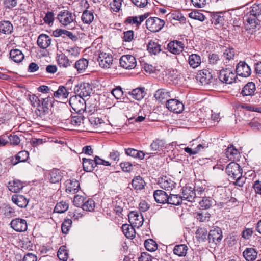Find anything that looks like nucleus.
<instances>
[{
    "label": "nucleus",
    "mask_w": 261,
    "mask_h": 261,
    "mask_svg": "<svg viewBox=\"0 0 261 261\" xmlns=\"http://www.w3.org/2000/svg\"><path fill=\"white\" fill-rule=\"evenodd\" d=\"M65 190L68 193H76L80 187V183L78 181L73 179H68L65 182Z\"/></svg>",
    "instance_id": "6ab92c4d"
},
{
    "label": "nucleus",
    "mask_w": 261,
    "mask_h": 261,
    "mask_svg": "<svg viewBox=\"0 0 261 261\" xmlns=\"http://www.w3.org/2000/svg\"><path fill=\"white\" fill-rule=\"evenodd\" d=\"M104 123L103 120L98 117H91L89 119L83 118V131L92 132L91 126L98 127Z\"/></svg>",
    "instance_id": "20e7f679"
},
{
    "label": "nucleus",
    "mask_w": 261,
    "mask_h": 261,
    "mask_svg": "<svg viewBox=\"0 0 261 261\" xmlns=\"http://www.w3.org/2000/svg\"><path fill=\"white\" fill-rule=\"evenodd\" d=\"M95 167L94 159H88L83 158V169L86 172H91Z\"/></svg>",
    "instance_id": "e433bc0d"
},
{
    "label": "nucleus",
    "mask_w": 261,
    "mask_h": 261,
    "mask_svg": "<svg viewBox=\"0 0 261 261\" xmlns=\"http://www.w3.org/2000/svg\"><path fill=\"white\" fill-rule=\"evenodd\" d=\"M10 225L11 227L17 232H24L28 228L26 220L21 218L13 219Z\"/></svg>",
    "instance_id": "9d476101"
},
{
    "label": "nucleus",
    "mask_w": 261,
    "mask_h": 261,
    "mask_svg": "<svg viewBox=\"0 0 261 261\" xmlns=\"http://www.w3.org/2000/svg\"><path fill=\"white\" fill-rule=\"evenodd\" d=\"M120 66L126 69L134 68L137 65V61L135 57L130 55H123L120 59Z\"/></svg>",
    "instance_id": "0eeeda50"
},
{
    "label": "nucleus",
    "mask_w": 261,
    "mask_h": 261,
    "mask_svg": "<svg viewBox=\"0 0 261 261\" xmlns=\"http://www.w3.org/2000/svg\"><path fill=\"white\" fill-rule=\"evenodd\" d=\"M9 141L10 144L12 145H18L20 142L19 137L16 135H9L8 134V141Z\"/></svg>",
    "instance_id": "e2e57ef3"
},
{
    "label": "nucleus",
    "mask_w": 261,
    "mask_h": 261,
    "mask_svg": "<svg viewBox=\"0 0 261 261\" xmlns=\"http://www.w3.org/2000/svg\"><path fill=\"white\" fill-rule=\"evenodd\" d=\"M110 5L111 9L113 11L117 12L120 10L121 7L122 0H113Z\"/></svg>",
    "instance_id": "bf43d9fd"
},
{
    "label": "nucleus",
    "mask_w": 261,
    "mask_h": 261,
    "mask_svg": "<svg viewBox=\"0 0 261 261\" xmlns=\"http://www.w3.org/2000/svg\"><path fill=\"white\" fill-rule=\"evenodd\" d=\"M94 16L92 12L85 10L83 12V22L88 24L93 20Z\"/></svg>",
    "instance_id": "5fc2aeb1"
},
{
    "label": "nucleus",
    "mask_w": 261,
    "mask_h": 261,
    "mask_svg": "<svg viewBox=\"0 0 261 261\" xmlns=\"http://www.w3.org/2000/svg\"><path fill=\"white\" fill-rule=\"evenodd\" d=\"M236 73L240 76L246 77L251 74V70L245 62L241 61L237 65Z\"/></svg>",
    "instance_id": "4468645a"
},
{
    "label": "nucleus",
    "mask_w": 261,
    "mask_h": 261,
    "mask_svg": "<svg viewBox=\"0 0 261 261\" xmlns=\"http://www.w3.org/2000/svg\"><path fill=\"white\" fill-rule=\"evenodd\" d=\"M211 215L207 212H202L197 214V219L200 222H207L209 221Z\"/></svg>",
    "instance_id": "680f3d73"
},
{
    "label": "nucleus",
    "mask_w": 261,
    "mask_h": 261,
    "mask_svg": "<svg viewBox=\"0 0 261 261\" xmlns=\"http://www.w3.org/2000/svg\"><path fill=\"white\" fill-rule=\"evenodd\" d=\"M112 95L117 99H121L123 96V91L122 89L118 87L112 90L111 92Z\"/></svg>",
    "instance_id": "338daca9"
},
{
    "label": "nucleus",
    "mask_w": 261,
    "mask_h": 261,
    "mask_svg": "<svg viewBox=\"0 0 261 261\" xmlns=\"http://www.w3.org/2000/svg\"><path fill=\"white\" fill-rule=\"evenodd\" d=\"M57 62L60 67H67L70 65L69 59L64 54H61L58 56Z\"/></svg>",
    "instance_id": "09e8293b"
},
{
    "label": "nucleus",
    "mask_w": 261,
    "mask_h": 261,
    "mask_svg": "<svg viewBox=\"0 0 261 261\" xmlns=\"http://www.w3.org/2000/svg\"><path fill=\"white\" fill-rule=\"evenodd\" d=\"M129 94L131 95L134 99L140 100L145 96V92L143 88H138L129 92Z\"/></svg>",
    "instance_id": "c9c22d12"
},
{
    "label": "nucleus",
    "mask_w": 261,
    "mask_h": 261,
    "mask_svg": "<svg viewBox=\"0 0 261 261\" xmlns=\"http://www.w3.org/2000/svg\"><path fill=\"white\" fill-rule=\"evenodd\" d=\"M132 185L135 190L139 191L144 188L146 183L142 177L140 176H137L133 179Z\"/></svg>",
    "instance_id": "7c9ffc66"
},
{
    "label": "nucleus",
    "mask_w": 261,
    "mask_h": 261,
    "mask_svg": "<svg viewBox=\"0 0 261 261\" xmlns=\"http://www.w3.org/2000/svg\"><path fill=\"white\" fill-rule=\"evenodd\" d=\"M188 63L190 66L193 68L199 67L201 63L200 56L196 54L190 55L188 58Z\"/></svg>",
    "instance_id": "c85d7f7f"
},
{
    "label": "nucleus",
    "mask_w": 261,
    "mask_h": 261,
    "mask_svg": "<svg viewBox=\"0 0 261 261\" xmlns=\"http://www.w3.org/2000/svg\"><path fill=\"white\" fill-rule=\"evenodd\" d=\"M182 200H186L188 201H193L195 198V193L193 189L190 187H185L182 188Z\"/></svg>",
    "instance_id": "5701e85b"
},
{
    "label": "nucleus",
    "mask_w": 261,
    "mask_h": 261,
    "mask_svg": "<svg viewBox=\"0 0 261 261\" xmlns=\"http://www.w3.org/2000/svg\"><path fill=\"white\" fill-rule=\"evenodd\" d=\"M154 198L156 202L165 203L168 200V195L163 190H156L154 192Z\"/></svg>",
    "instance_id": "473e14b6"
},
{
    "label": "nucleus",
    "mask_w": 261,
    "mask_h": 261,
    "mask_svg": "<svg viewBox=\"0 0 261 261\" xmlns=\"http://www.w3.org/2000/svg\"><path fill=\"white\" fill-rule=\"evenodd\" d=\"M14 159L12 160L13 165H15L20 162H25L29 158V153L25 150H22L19 151L17 154L15 155Z\"/></svg>",
    "instance_id": "bb28decb"
},
{
    "label": "nucleus",
    "mask_w": 261,
    "mask_h": 261,
    "mask_svg": "<svg viewBox=\"0 0 261 261\" xmlns=\"http://www.w3.org/2000/svg\"><path fill=\"white\" fill-rule=\"evenodd\" d=\"M69 208L68 204L64 201L58 202L54 208V212L57 213H63Z\"/></svg>",
    "instance_id": "49530a36"
},
{
    "label": "nucleus",
    "mask_w": 261,
    "mask_h": 261,
    "mask_svg": "<svg viewBox=\"0 0 261 261\" xmlns=\"http://www.w3.org/2000/svg\"><path fill=\"white\" fill-rule=\"evenodd\" d=\"M258 253L253 248H247L243 252L245 259L247 261H254L257 257Z\"/></svg>",
    "instance_id": "393cba45"
},
{
    "label": "nucleus",
    "mask_w": 261,
    "mask_h": 261,
    "mask_svg": "<svg viewBox=\"0 0 261 261\" xmlns=\"http://www.w3.org/2000/svg\"><path fill=\"white\" fill-rule=\"evenodd\" d=\"M185 47L184 43L181 41L178 40H174L169 42L168 44V50L176 55H178L181 53Z\"/></svg>",
    "instance_id": "2eb2a0df"
},
{
    "label": "nucleus",
    "mask_w": 261,
    "mask_h": 261,
    "mask_svg": "<svg viewBox=\"0 0 261 261\" xmlns=\"http://www.w3.org/2000/svg\"><path fill=\"white\" fill-rule=\"evenodd\" d=\"M255 90V84L253 82H249L243 87L241 93L243 96H252Z\"/></svg>",
    "instance_id": "a878e982"
},
{
    "label": "nucleus",
    "mask_w": 261,
    "mask_h": 261,
    "mask_svg": "<svg viewBox=\"0 0 261 261\" xmlns=\"http://www.w3.org/2000/svg\"><path fill=\"white\" fill-rule=\"evenodd\" d=\"M160 187L167 190H172L175 186V183L170 178L165 177L160 181Z\"/></svg>",
    "instance_id": "cd10ccee"
},
{
    "label": "nucleus",
    "mask_w": 261,
    "mask_h": 261,
    "mask_svg": "<svg viewBox=\"0 0 261 261\" xmlns=\"http://www.w3.org/2000/svg\"><path fill=\"white\" fill-rule=\"evenodd\" d=\"M188 250L187 246L184 244L178 245L175 246L173 251L175 254L179 256H185Z\"/></svg>",
    "instance_id": "a18cd8bd"
},
{
    "label": "nucleus",
    "mask_w": 261,
    "mask_h": 261,
    "mask_svg": "<svg viewBox=\"0 0 261 261\" xmlns=\"http://www.w3.org/2000/svg\"><path fill=\"white\" fill-rule=\"evenodd\" d=\"M57 256L60 260L66 261L68 258V251L64 246H61L58 251Z\"/></svg>",
    "instance_id": "8fccbe9b"
},
{
    "label": "nucleus",
    "mask_w": 261,
    "mask_h": 261,
    "mask_svg": "<svg viewBox=\"0 0 261 261\" xmlns=\"http://www.w3.org/2000/svg\"><path fill=\"white\" fill-rule=\"evenodd\" d=\"M95 206V204L94 200L89 199L83 204V210L91 212L94 210Z\"/></svg>",
    "instance_id": "6e6d98bb"
},
{
    "label": "nucleus",
    "mask_w": 261,
    "mask_h": 261,
    "mask_svg": "<svg viewBox=\"0 0 261 261\" xmlns=\"http://www.w3.org/2000/svg\"><path fill=\"white\" fill-rule=\"evenodd\" d=\"M11 199L14 203L21 208L25 207L29 201L28 198L20 194L13 195L12 196Z\"/></svg>",
    "instance_id": "aec40b11"
},
{
    "label": "nucleus",
    "mask_w": 261,
    "mask_h": 261,
    "mask_svg": "<svg viewBox=\"0 0 261 261\" xmlns=\"http://www.w3.org/2000/svg\"><path fill=\"white\" fill-rule=\"evenodd\" d=\"M13 30V26L8 21H3L0 22V32L9 34L11 33Z\"/></svg>",
    "instance_id": "a19ab883"
},
{
    "label": "nucleus",
    "mask_w": 261,
    "mask_h": 261,
    "mask_svg": "<svg viewBox=\"0 0 261 261\" xmlns=\"http://www.w3.org/2000/svg\"><path fill=\"white\" fill-rule=\"evenodd\" d=\"M144 246L146 249L151 252L155 251L158 248L157 244L152 239H148L145 241Z\"/></svg>",
    "instance_id": "3c124183"
},
{
    "label": "nucleus",
    "mask_w": 261,
    "mask_h": 261,
    "mask_svg": "<svg viewBox=\"0 0 261 261\" xmlns=\"http://www.w3.org/2000/svg\"><path fill=\"white\" fill-rule=\"evenodd\" d=\"M49 180L51 183H57L62 179L61 171L57 169H53L49 173Z\"/></svg>",
    "instance_id": "72a5a7b5"
},
{
    "label": "nucleus",
    "mask_w": 261,
    "mask_h": 261,
    "mask_svg": "<svg viewBox=\"0 0 261 261\" xmlns=\"http://www.w3.org/2000/svg\"><path fill=\"white\" fill-rule=\"evenodd\" d=\"M71 224L72 221L71 219H65L61 226L62 231L63 233L66 234L68 232L71 227Z\"/></svg>",
    "instance_id": "13d9d810"
},
{
    "label": "nucleus",
    "mask_w": 261,
    "mask_h": 261,
    "mask_svg": "<svg viewBox=\"0 0 261 261\" xmlns=\"http://www.w3.org/2000/svg\"><path fill=\"white\" fill-rule=\"evenodd\" d=\"M69 92L64 86H60L58 89L54 93V96L60 100L66 99L68 97Z\"/></svg>",
    "instance_id": "2f4dec72"
},
{
    "label": "nucleus",
    "mask_w": 261,
    "mask_h": 261,
    "mask_svg": "<svg viewBox=\"0 0 261 261\" xmlns=\"http://www.w3.org/2000/svg\"><path fill=\"white\" fill-rule=\"evenodd\" d=\"M97 62L101 68H109L113 64V56L110 54L100 52L98 54Z\"/></svg>",
    "instance_id": "39448f33"
},
{
    "label": "nucleus",
    "mask_w": 261,
    "mask_h": 261,
    "mask_svg": "<svg viewBox=\"0 0 261 261\" xmlns=\"http://www.w3.org/2000/svg\"><path fill=\"white\" fill-rule=\"evenodd\" d=\"M125 153L129 156L139 159H143L144 158V153L143 151H139L133 148H127L125 150Z\"/></svg>",
    "instance_id": "ea45409f"
},
{
    "label": "nucleus",
    "mask_w": 261,
    "mask_h": 261,
    "mask_svg": "<svg viewBox=\"0 0 261 261\" xmlns=\"http://www.w3.org/2000/svg\"><path fill=\"white\" fill-rule=\"evenodd\" d=\"M246 16H247V22L251 25L252 27H254L256 26V24L257 23V18L256 16H250V14H247L246 13Z\"/></svg>",
    "instance_id": "69168bd1"
},
{
    "label": "nucleus",
    "mask_w": 261,
    "mask_h": 261,
    "mask_svg": "<svg viewBox=\"0 0 261 261\" xmlns=\"http://www.w3.org/2000/svg\"><path fill=\"white\" fill-rule=\"evenodd\" d=\"M51 40L49 36L42 34L38 38L37 44L40 48L46 49L50 45Z\"/></svg>",
    "instance_id": "412c9836"
},
{
    "label": "nucleus",
    "mask_w": 261,
    "mask_h": 261,
    "mask_svg": "<svg viewBox=\"0 0 261 261\" xmlns=\"http://www.w3.org/2000/svg\"><path fill=\"white\" fill-rule=\"evenodd\" d=\"M120 153L117 150H113L110 152L109 158L114 162H117L120 160Z\"/></svg>",
    "instance_id": "774afa93"
},
{
    "label": "nucleus",
    "mask_w": 261,
    "mask_h": 261,
    "mask_svg": "<svg viewBox=\"0 0 261 261\" xmlns=\"http://www.w3.org/2000/svg\"><path fill=\"white\" fill-rule=\"evenodd\" d=\"M134 226L128 224H123L122 226V230L124 234L128 238L133 239L135 236V230Z\"/></svg>",
    "instance_id": "4c0bfd02"
},
{
    "label": "nucleus",
    "mask_w": 261,
    "mask_h": 261,
    "mask_svg": "<svg viewBox=\"0 0 261 261\" xmlns=\"http://www.w3.org/2000/svg\"><path fill=\"white\" fill-rule=\"evenodd\" d=\"M8 189L14 193H18L23 188V184L20 180L14 179L8 183Z\"/></svg>",
    "instance_id": "4be33fe9"
},
{
    "label": "nucleus",
    "mask_w": 261,
    "mask_h": 261,
    "mask_svg": "<svg viewBox=\"0 0 261 261\" xmlns=\"http://www.w3.org/2000/svg\"><path fill=\"white\" fill-rule=\"evenodd\" d=\"M247 14H250V16L257 17L261 14V4L256 3L250 7L249 11L247 12Z\"/></svg>",
    "instance_id": "37998d69"
},
{
    "label": "nucleus",
    "mask_w": 261,
    "mask_h": 261,
    "mask_svg": "<svg viewBox=\"0 0 261 261\" xmlns=\"http://www.w3.org/2000/svg\"><path fill=\"white\" fill-rule=\"evenodd\" d=\"M167 109L174 113H180L184 110V105L182 102L176 99H171L166 103Z\"/></svg>",
    "instance_id": "6e6552de"
},
{
    "label": "nucleus",
    "mask_w": 261,
    "mask_h": 261,
    "mask_svg": "<svg viewBox=\"0 0 261 261\" xmlns=\"http://www.w3.org/2000/svg\"><path fill=\"white\" fill-rule=\"evenodd\" d=\"M226 171L230 177L235 179L237 176L242 175V170L239 165L234 162H232L228 165L226 168Z\"/></svg>",
    "instance_id": "1a4fd4ad"
},
{
    "label": "nucleus",
    "mask_w": 261,
    "mask_h": 261,
    "mask_svg": "<svg viewBox=\"0 0 261 261\" xmlns=\"http://www.w3.org/2000/svg\"><path fill=\"white\" fill-rule=\"evenodd\" d=\"M82 84H77L74 88V92L76 95L72 96L70 99V105L72 109L79 113L81 110V99H82V91H81V87Z\"/></svg>",
    "instance_id": "f257e3e1"
},
{
    "label": "nucleus",
    "mask_w": 261,
    "mask_h": 261,
    "mask_svg": "<svg viewBox=\"0 0 261 261\" xmlns=\"http://www.w3.org/2000/svg\"><path fill=\"white\" fill-rule=\"evenodd\" d=\"M120 167L124 172H130L133 170V166L132 163L128 162H122L120 164Z\"/></svg>",
    "instance_id": "0e129e2a"
},
{
    "label": "nucleus",
    "mask_w": 261,
    "mask_h": 261,
    "mask_svg": "<svg viewBox=\"0 0 261 261\" xmlns=\"http://www.w3.org/2000/svg\"><path fill=\"white\" fill-rule=\"evenodd\" d=\"M154 96L156 100L160 102H167L171 97L170 92L165 89H160L156 91Z\"/></svg>",
    "instance_id": "dca6fc26"
},
{
    "label": "nucleus",
    "mask_w": 261,
    "mask_h": 261,
    "mask_svg": "<svg viewBox=\"0 0 261 261\" xmlns=\"http://www.w3.org/2000/svg\"><path fill=\"white\" fill-rule=\"evenodd\" d=\"M146 18V17L143 15H139L137 16L128 17L126 21L130 24L135 25V26H138L140 25Z\"/></svg>",
    "instance_id": "58836bf2"
},
{
    "label": "nucleus",
    "mask_w": 261,
    "mask_h": 261,
    "mask_svg": "<svg viewBox=\"0 0 261 261\" xmlns=\"http://www.w3.org/2000/svg\"><path fill=\"white\" fill-rule=\"evenodd\" d=\"M213 203V199L210 197H204L200 201L199 204L203 209L210 208Z\"/></svg>",
    "instance_id": "864d4df0"
},
{
    "label": "nucleus",
    "mask_w": 261,
    "mask_h": 261,
    "mask_svg": "<svg viewBox=\"0 0 261 261\" xmlns=\"http://www.w3.org/2000/svg\"><path fill=\"white\" fill-rule=\"evenodd\" d=\"M225 153L227 158L230 161H234L239 157V151L232 145L228 147Z\"/></svg>",
    "instance_id": "c756f323"
},
{
    "label": "nucleus",
    "mask_w": 261,
    "mask_h": 261,
    "mask_svg": "<svg viewBox=\"0 0 261 261\" xmlns=\"http://www.w3.org/2000/svg\"><path fill=\"white\" fill-rule=\"evenodd\" d=\"M57 19L63 25L67 26L73 22L75 16L70 11L64 10L59 12Z\"/></svg>",
    "instance_id": "423d86ee"
},
{
    "label": "nucleus",
    "mask_w": 261,
    "mask_h": 261,
    "mask_svg": "<svg viewBox=\"0 0 261 261\" xmlns=\"http://www.w3.org/2000/svg\"><path fill=\"white\" fill-rule=\"evenodd\" d=\"M189 16L191 18L200 21H203L205 20V16L197 10H194L189 13Z\"/></svg>",
    "instance_id": "603ef678"
},
{
    "label": "nucleus",
    "mask_w": 261,
    "mask_h": 261,
    "mask_svg": "<svg viewBox=\"0 0 261 261\" xmlns=\"http://www.w3.org/2000/svg\"><path fill=\"white\" fill-rule=\"evenodd\" d=\"M129 222L134 227L139 228L143 223V217L137 212L132 211L128 215Z\"/></svg>",
    "instance_id": "9b49d317"
},
{
    "label": "nucleus",
    "mask_w": 261,
    "mask_h": 261,
    "mask_svg": "<svg viewBox=\"0 0 261 261\" xmlns=\"http://www.w3.org/2000/svg\"><path fill=\"white\" fill-rule=\"evenodd\" d=\"M151 150L156 153L164 151L167 148V144L164 139L156 138L150 144Z\"/></svg>",
    "instance_id": "ddd939ff"
},
{
    "label": "nucleus",
    "mask_w": 261,
    "mask_h": 261,
    "mask_svg": "<svg viewBox=\"0 0 261 261\" xmlns=\"http://www.w3.org/2000/svg\"><path fill=\"white\" fill-rule=\"evenodd\" d=\"M212 78V74L206 70L199 71L196 75V80L202 85L208 84Z\"/></svg>",
    "instance_id": "a211bd4d"
},
{
    "label": "nucleus",
    "mask_w": 261,
    "mask_h": 261,
    "mask_svg": "<svg viewBox=\"0 0 261 261\" xmlns=\"http://www.w3.org/2000/svg\"><path fill=\"white\" fill-rule=\"evenodd\" d=\"M236 74L233 70L230 68L223 69L220 71L219 79L226 84H232L236 81Z\"/></svg>",
    "instance_id": "f03ea898"
},
{
    "label": "nucleus",
    "mask_w": 261,
    "mask_h": 261,
    "mask_svg": "<svg viewBox=\"0 0 261 261\" xmlns=\"http://www.w3.org/2000/svg\"><path fill=\"white\" fill-rule=\"evenodd\" d=\"M147 50L151 55H156L161 51V46L158 41L150 40L147 44Z\"/></svg>",
    "instance_id": "b1692460"
},
{
    "label": "nucleus",
    "mask_w": 261,
    "mask_h": 261,
    "mask_svg": "<svg viewBox=\"0 0 261 261\" xmlns=\"http://www.w3.org/2000/svg\"><path fill=\"white\" fill-rule=\"evenodd\" d=\"M207 230L205 228H199L196 232V238L199 242H204L208 237Z\"/></svg>",
    "instance_id": "c03bdc74"
},
{
    "label": "nucleus",
    "mask_w": 261,
    "mask_h": 261,
    "mask_svg": "<svg viewBox=\"0 0 261 261\" xmlns=\"http://www.w3.org/2000/svg\"><path fill=\"white\" fill-rule=\"evenodd\" d=\"M223 235L221 229L218 227L214 228L211 230L208 235V238L210 242H212L217 244L220 242L222 239Z\"/></svg>",
    "instance_id": "f8f14e48"
},
{
    "label": "nucleus",
    "mask_w": 261,
    "mask_h": 261,
    "mask_svg": "<svg viewBox=\"0 0 261 261\" xmlns=\"http://www.w3.org/2000/svg\"><path fill=\"white\" fill-rule=\"evenodd\" d=\"M123 34L122 40L124 42H130L134 39V33L132 30L124 32Z\"/></svg>",
    "instance_id": "4d7b16f0"
},
{
    "label": "nucleus",
    "mask_w": 261,
    "mask_h": 261,
    "mask_svg": "<svg viewBox=\"0 0 261 261\" xmlns=\"http://www.w3.org/2000/svg\"><path fill=\"white\" fill-rule=\"evenodd\" d=\"M9 54L11 59L17 63L21 62L24 58L22 51L17 49L11 50Z\"/></svg>",
    "instance_id": "f704fd0d"
},
{
    "label": "nucleus",
    "mask_w": 261,
    "mask_h": 261,
    "mask_svg": "<svg viewBox=\"0 0 261 261\" xmlns=\"http://www.w3.org/2000/svg\"><path fill=\"white\" fill-rule=\"evenodd\" d=\"M83 83V97H86L90 96L92 92L93 85L91 81L88 82L84 81Z\"/></svg>",
    "instance_id": "79ce46f5"
},
{
    "label": "nucleus",
    "mask_w": 261,
    "mask_h": 261,
    "mask_svg": "<svg viewBox=\"0 0 261 261\" xmlns=\"http://www.w3.org/2000/svg\"><path fill=\"white\" fill-rule=\"evenodd\" d=\"M182 200V198L181 196L176 194H170V195L168 197L167 202L170 204L178 205L181 203Z\"/></svg>",
    "instance_id": "de8ad7c7"
},
{
    "label": "nucleus",
    "mask_w": 261,
    "mask_h": 261,
    "mask_svg": "<svg viewBox=\"0 0 261 261\" xmlns=\"http://www.w3.org/2000/svg\"><path fill=\"white\" fill-rule=\"evenodd\" d=\"M234 55V50L232 48H228L226 49L223 53L224 57L228 60H230L233 59Z\"/></svg>",
    "instance_id": "052dcab7"
},
{
    "label": "nucleus",
    "mask_w": 261,
    "mask_h": 261,
    "mask_svg": "<svg viewBox=\"0 0 261 261\" xmlns=\"http://www.w3.org/2000/svg\"><path fill=\"white\" fill-rule=\"evenodd\" d=\"M85 111L89 113H93L97 110L98 101L94 97L89 96L87 99L84 100Z\"/></svg>",
    "instance_id": "f3484780"
},
{
    "label": "nucleus",
    "mask_w": 261,
    "mask_h": 261,
    "mask_svg": "<svg viewBox=\"0 0 261 261\" xmlns=\"http://www.w3.org/2000/svg\"><path fill=\"white\" fill-rule=\"evenodd\" d=\"M165 25V21L158 17H149L146 21L147 28L152 32L161 30Z\"/></svg>",
    "instance_id": "7ed1b4c3"
}]
</instances>
